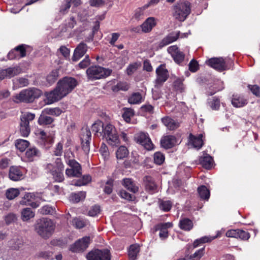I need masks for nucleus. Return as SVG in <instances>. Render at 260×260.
Returning a JSON list of instances; mask_svg holds the SVG:
<instances>
[{"mask_svg":"<svg viewBox=\"0 0 260 260\" xmlns=\"http://www.w3.org/2000/svg\"><path fill=\"white\" fill-rule=\"evenodd\" d=\"M205 253V248L203 247L196 252L193 254L190 255L188 257L191 260H199Z\"/></svg>","mask_w":260,"mask_h":260,"instance_id":"nucleus-54","label":"nucleus"},{"mask_svg":"<svg viewBox=\"0 0 260 260\" xmlns=\"http://www.w3.org/2000/svg\"><path fill=\"white\" fill-rule=\"evenodd\" d=\"M20 194V191L17 188H11L7 190L6 192V196L8 199L11 200H13Z\"/></svg>","mask_w":260,"mask_h":260,"instance_id":"nucleus-45","label":"nucleus"},{"mask_svg":"<svg viewBox=\"0 0 260 260\" xmlns=\"http://www.w3.org/2000/svg\"><path fill=\"white\" fill-rule=\"evenodd\" d=\"M80 139L82 149L86 152L88 153L90 150V141L91 139V132L87 127L82 128Z\"/></svg>","mask_w":260,"mask_h":260,"instance_id":"nucleus-14","label":"nucleus"},{"mask_svg":"<svg viewBox=\"0 0 260 260\" xmlns=\"http://www.w3.org/2000/svg\"><path fill=\"white\" fill-rule=\"evenodd\" d=\"M86 258L87 260H111L110 251L108 249H96L89 252Z\"/></svg>","mask_w":260,"mask_h":260,"instance_id":"nucleus-9","label":"nucleus"},{"mask_svg":"<svg viewBox=\"0 0 260 260\" xmlns=\"http://www.w3.org/2000/svg\"><path fill=\"white\" fill-rule=\"evenodd\" d=\"M54 119L50 116L45 114H41L38 119V123L40 125H48L51 124Z\"/></svg>","mask_w":260,"mask_h":260,"instance_id":"nucleus-48","label":"nucleus"},{"mask_svg":"<svg viewBox=\"0 0 260 260\" xmlns=\"http://www.w3.org/2000/svg\"><path fill=\"white\" fill-rule=\"evenodd\" d=\"M89 243V237H83V238L78 240L74 244L71 245L70 250L74 252H80L83 251L88 247Z\"/></svg>","mask_w":260,"mask_h":260,"instance_id":"nucleus-15","label":"nucleus"},{"mask_svg":"<svg viewBox=\"0 0 260 260\" xmlns=\"http://www.w3.org/2000/svg\"><path fill=\"white\" fill-rule=\"evenodd\" d=\"M112 72L111 69H106L99 66H91L86 70L87 76L91 80L105 78L109 76Z\"/></svg>","mask_w":260,"mask_h":260,"instance_id":"nucleus-5","label":"nucleus"},{"mask_svg":"<svg viewBox=\"0 0 260 260\" xmlns=\"http://www.w3.org/2000/svg\"><path fill=\"white\" fill-rule=\"evenodd\" d=\"M209 105L212 110H217L220 106V100L217 98L213 97L212 100L209 102Z\"/></svg>","mask_w":260,"mask_h":260,"instance_id":"nucleus-57","label":"nucleus"},{"mask_svg":"<svg viewBox=\"0 0 260 260\" xmlns=\"http://www.w3.org/2000/svg\"><path fill=\"white\" fill-rule=\"evenodd\" d=\"M38 135L45 144H51L53 142L54 140L53 137L47 136L44 131L39 130Z\"/></svg>","mask_w":260,"mask_h":260,"instance_id":"nucleus-41","label":"nucleus"},{"mask_svg":"<svg viewBox=\"0 0 260 260\" xmlns=\"http://www.w3.org/2000/svg\"><path fill=\"white\" fill-rule=\"evenodd\" d=\"M44 112L48 115L58 116L62 113V111L59 108H46Z\"/></svg>","mask_w":260,"mask_h":260,"instance_id":"nucleus-56","label":"nucleus"},{"mask_svg":"<svg viewBox=\"0 0 260 260\" xmlns=\"http://www.w3.org/2000/svg\"><path fill=\"white\" fill-rule=\"evenodd\" d=\"M77 84L78 82L75 78L65 77L57 82L56 86L63 96H66L72 92Z\"/></svg>","mask_w":260,"mask_h":260,"instance_id":"nucleus-7","label":"nucleus"},{"mask_svg":"<svg viewBox=\"0 0 260 260\" xmlns=\"http://www.w3.org/2000/svg\"><path fill=\"white\" fill-rule=\"evenodd\" d=\"M9 178L14 181H18L24 178L23 169L20 167L11 166L9 168Z\"/></svg>","mask_w":260,"mask_h":260,"instance_id":"nucleus-18","label":"nucleus"},{"mask_svg":"<svg viewBox=\"0 0 260 260\" xmlns=\"http://www.w3.org/2000/svg\"><path fill=\"white\" fill-rule=\"evenodd\" d=\"M122 184L127 190L133 193H136L139 191V187L135 182L131 178H124L122 180Z\"/></svg>","mask_w":260,"mask_h":260,"instance_id":"nucleus-30","label":"nucleus"},{"mask_svg":"<svg viewBox=\"0 0 260 260\" xmlns=\"http://www.w3.org/2000/svg\"><path fill=\"white\" fill-rule=\"evenodd\" d=\"M177 143L175 136L167 135L162 137L160 140L161 146L165 149H169L174 147Z\"/></svg>","mask_w":260,"mask_h":260,"instance_id":"nucleus-25","label":"nucleus"},{"mask_svg":"<svg viewBox=\"0 0 260 260\" xmlns=\"http://www.w3.org/2000/svg\"><path fill=\"white\" fill-rule=\"evenodd\" d=\"M232 104L235 107H242L247 104V100L241 95H233L232 100Z\"/></svg>","mask_w":260,"mask_h":260,"instance_id":"nucleus-31","label":"nucleus"},{"mask_svg":"<svg viewBox=\"0 0 260 260\" xmlns=\"http://www.w3.org/2000/svg\"><path fill=\"white\" fill-rule=\"evenodd\" d=\"M100 207L99 205L92 206L88 212V215L90 216H95L100 212Z\"/></svg>","mask_w":260,"mask_h":260,"instance_id":"nucleus-63","label":"nucleus"},{"mask_svg":"<svg viewBox=\"0 0 260 260\" xmlns=\"http://www.w3.org/2000/svg\"><path fill=\"white\" fill-rule=\"evenodd\" d=\"M172 226L173 224L171 222L161 223L156 226V230L168 231V229L172 227Z\"/></svg>","mask_w":260,"mask_h":260,"instance_id":"nucleus-60","label":"nucleus"},{"mask_svg":"<svg viewBox=\"0 0 260 260\" xmlns=\"http://www.w3.org/2000/svg\"><path fill=\"white\" fill-rule=\"evenodd\" d=\"M35 196L32 193H26L20 201V204L22 205H27L31 201L35 199Z\"/></svg>","mask_w":260,"mask_h":260,"instance_id":"nucleus-49","label":"nucleus"},{"mask_svg":"<svg viewBox=\"0 0 260 260\" xmlns=\"http://www.w3.org/2000/svg\"><path fill=\"white\" fill-rule=\"evenodd\" d=\"M59 77V71L58 70L52 71L46 77L47 81L50 84L54 83Z\"/></svg>","mask_w":260,"mask_h":260,"instance_id":"nucleus-44","label":"nucleus"},{"mask_svg":"<svg viewBox=\"0 0 260 260\" xmlns=\"http://www.w3.org/2000/svg\"><path fill=\"white\" fill-rule=\"evenodd\" d=\"M179 35L180 31H175L170 33L159 42L158 44L159 47L161 48L176 41L179 38Z\"/></svg>","mask_w":260,"mask_h":260,"instance_id":"nucleus-23","label":"nucleus"},{"mask_svg":"<svg viewBox=\"0 0 260 260\" xmlns=\"http://www.w3.org/2000/svg\"><path fill=\"white\" fill-rule=\"evenodd\" d=\"M135 139L137 142L144 146L146 149L150 150L153 149V145L147 134L144 133H140L137 134Z\"/></svg>","mask_w":260,"mask_h":260,"instance_id":"nucleus-17","label":"nucleus"},{"mask_svg":"<svg viewBox=\"0 0 260 260\" xmlns=\"http://www.w3.org/2000/svg\"><path fill=\"white\" fill-rule=\"evenodd\" d=\"M40 156V151L35 147L29 148L25 152V158L28 161H32L36 158L39 157Z\"/></svg>","mask_w":260,"mask_h":260,"instance_id":"nucleus-29","label":"nucleus"},{"mask_svg":"<svg viewBox=\"0 0 260 260\" xmlns=\"http://www.w3.org/2000/svg\"><path fill=\"white\" fill-rule=\"evenodd\" d=\"M73 224L77 229H81L85 226L86 222L83 219L75 218L73 220Z\"/></svg>","mask_w":260,"mask_h":260,"instance_id":"nucleus-58","label":"nucleus"},{"mask_svg":"<svg viewBox=\"0 0 260 260\" xmlns=\"http://www.w3.org/2000/svg\"><path fill=\"white\" fill-rule=\"evenodd\" d=\"M203 134H200L197 136L190 134L188 137V144L199 150L204 145Z\"/></svg>","mask_w":260,"mask_h":260,"instance_id":"nucleus-20","label":"nucleus"},{"mask_svg":"<svg viewBox=\"0 0 260 260\" xmlns=\"http://www.w3.org/2000/svg\"><path fill=\"white\" fill-rule=\"evenodd\" d=\"M154 162L158 165L163 164L165 161V155L160 152H156L154 154Z\"/></svg>","mask_w":260,"mask_h":260,"instance_id":"nucleus-55","label":"nucleus"},{"mask_svg":"<svg viewBox=\"0 0 260 260\" xmlns=\"http://www.w3.org/2000/svg\"><path fill=\"white\" fill-rule=\"evenodd\" d=\"M129 87V85L126 82H119L116 85L111 87V90L113 92H116L119 90L127 91Z\"/></svg>","mask_w":260,"mask_h":260,"instance_id":"nucleus-39","label":"nucleus"},{"mask_svg":"<svg viewBox=\"0 0 260 260\" xmlns=\"http://www.w3.org/2000/svg\"><path fill=\"white\" fill-rule=\"evenodd\" d=\"M216 237H211V236H204L201 237L200 239L196 240L193 243V246L194 248H196L199 246L200 244L205 243L206 242H210L214 240Z\"/></svg>","mask_w":260,"mask_h":260,"instance_id":"nucleus-43","label":"nucleus"},{"mask_svg":"<svg viewBox=\"0 0 260 260\" xmlns=\"http://www.w3.org/2000/svg\"><path fill=\"white\" fill-rule=\"evenodd\" d=\"M172 206V203L170 201L162 200L159 203L160 209L165 212L169 211L171 210Z\"/></svg>","mask_w":260,"mask_h":260,"instance_id":"nucleus-53","label":"nucleus"},{"mask_svg":"<svg viewBox=\"0 0 260 260\" xmlns=\"http://www.w3.org/2000/svg\"><path fill=\"white\" fill-rule=\"evenodd\" d=\"M55 230L53 221L47 218H43L38 221L36 230L37 233L44 239L49 238Z\"/></svg>","mask_w":260,"mask_h":260,"instance_id":"nucleus-3","label":"nucleus"},{"mask_svg":"<svg viewBox=\"0 0 260 260\" xmlns=\"http://www.w3.org/2000/svg\"><path fill=\"white\" fill-rule=\"evenodd\" d=\"M45 102L48 105L56 102L64 97L57 86L53 90L45 92Z\"/></svg>","mask_w":260,"mask_h":260,"instance_id":"nucleus-13","label":"nucleus"},{"mask_svg":"<svg viewBox=\"0 0 260 260\" xmlns=\"http://www.w3.org/2000/svg\"><path fill=\"white\" fill-rule=\"evenodd\" d=\"M42 94V92L41 90L36 88H29L22 90L19 94H16L14 97V101L16 103H32Z\"/></svg>","mask_w":260,"mask_h":260,"instance_id":"nucleus-2","label":"nucleus"},{"mask_svg":"<svg viewBox=\"0 0 260 260\" xmlns=\"http://www.w3.org/2000/svg\"><path fill=\"white\" fill-rule=\"evenodd\" d=\"M216 237H211V236H204L201 237L200 239L196 240L193 243V246L194 248H196L199 246L200 244L205 243L206 242H210L214 240Z\"/></svg>","mask_w":260,"mask_h":260,"instance_id":"nucleus-42","label":"nucleus"},{"mask_svg":"<svg viewBox=\"0 0 260 260\" xmlns=\"http://www.w3.org/2000/svg\"><path fill=\"white\" fill-rule=\"evenodd\" d=\"M87 50V45L81 42L75 48L72 59L73 61H77L83 57Z\"/></svg>","mask_w":260,"mask_h":260,"instance_id":"nucleus-22","label":"nucleus"},{"mask_svg":"<svg viewBox=\"0 0 260 260\" xmlns=\"http://www.w3.org/2000/svg\"><path fill=\"white\" fill-rule=\"evenodd\" d=\"M73 3L76 7L81 4L80 0H64L63 3L61 4L59 8V13L61 14H66L71 6V4Z\"/></svg>","mask_w":260,"mask_h":260,"instance_id":"nucleus-28","label":"nucleus"},{"mask_svg":"<svg viewBox=\"0 0 260 260\" xmlns=\"http://www.w3.org/2000/svg\"><path fill=\"white\" fill-rule=\"evenodd\" d=\"M213 158L208 154L200 158V162L202 166L205 169H210L211 168L213 163Z\"/></svg>","mask_w":260,"mask_h":260,"instance_id":"nucleus-32","label":"nucleus"},{"mask_svg":"<svg viewBox=\"0 0 260 260\" xmlns=\"http://www.w3.org/2000/svg\"><path fill=\"white\" fill-rule=\"evenodd\" d=\"M156 78L155 80V87H160L167 81L169 73L165 64H160L156 70Z\"/></svg>","mask_w":260,"mask_h":260,"instance_id":"nucleus-11","label":"nucleus"},{"mask_svg":"<svg viewBox=\"0 0 260 260\" xmlns=\"http://www.w3.org/2000/svg\"><path fill=\"white\" fill-rule=\"evenodd\" d=\"M66 162L71 167L66 170V174L68 176L79 177L82 175L81 166L76 160L69 159L66 160Z\"/></svg>","mask_w":260,"mask_h":260,"instance_id":"nucleus-10","label":"nucleus"},{"mask_svg":"<svg viewBox=\"0 0 260 260\" xmlns=\"http://www.w3.org/2000/svg\"><path fill=\"white\" fill-rule=\"evenodd\" d=\"M21 71V69L18 66L0 70V80H3L5 78L10 79L19 74Z\"/></svg>","mask_w":260,"mask_h":260,"instance_id":"nucleus-16","label":"nucleus"},{"mask_svg":"<svg viewBox=\"0 0 260 260\" xmlns=\"http://www.w3.org/2000/svg\"><path fill=\"white\" fill-rule=\"evenodd\" d=\"M123 110L124 112L122 114V117L126 122H129L131 121V117L134 115V111L133 109L128 108H124Z\"/></svg>","mask_w":260,"mask_h":260,"instance_id":"nucleus-51","label":"nucleus"},{"mask_svg":"<svg viewBox=\"0 0 260 260\" xmlns=\"http://www.w3.org/2000/svg\"><path fill=\"white\" fill-rule=\"evenodd\" d=\"M100 152L104 158H107L109 156V152L107 146L104 143L101 144Z\"/></svg>","mask_w":260,"mask_h":260,"instance_id":"nucleus-62","label":"nucleus"},{"mask_svg":"<svg viewBox=\"0 0 260 260\" xmlns=\"http://www.w3.org/2000/svg\"><path fill=\"white\" fill-rule=\"evenodd\" d=\"M156 25L155 18L150 17L148 18L141 25L142 31L147 33L151 31L152 28Z\"/></svg>","mask_w":260,"mask_h":260,"instance_id":"nucleus-27","label":"nucleus"},{"mask_svg":"<svg viewBox=\"0 0 260 260\" xmlns=\"http://www.w3.org/2000/svg\"><path fill=\"white\" fill-rule=\"evenodd\" d=\"M91 180V177L89 175H84L82 179L77 180L73 182L72 184L77 186H81L86 185Z\"/></svg>","mask_w":260,"mask_h":260,"instance_id":"nucleus-47","label":"nucleus"},{"mask_svg":"<svg viewBox=\"0 0 260 260\" xmlns=\"http://www.w3.org/2000/svg\"><path fill=\"white\" fill-rule=\"evenodd\" d=\"M116 154L117 159H122L128 155V151L126 147L123 146H121L116 151Z\"/></svg>","mask_w":260,"mask_h":260,"instance_id":"nucleus-46","label":"nucleus"},{"mask_svg":"<svg viewBox=\"0 0 260 260\" xmlns=\"http://www.w3.org/2000/svg\"><path fill=\"white\" fill-rule=\"evenodd\" d=\"M168 52L171 54L175 62L180 63L184 59V54L181 52L177 46L173 45L168 47Z\"/></svg>","mask_w":260,"mask_h":260,"instance_id":"nucleus-19","label":"nucleus"},{"mask_svg":"<svg viewBox=\"0 0 260 260\" xmlns=\"http://www.w3.org/2000/svg\"><path fill=\"white\" fill-rule=\"evenodd\" d=\"M91 130L98 137H102L111 146H118L120 139L115 127L110 123L104 124L101 120H97L91 126Z\"/></svg>","mask_w":260,"mask_h":260,"instance_id":"nucleus-1","label":"nucleus"},{"mask_svg":"<svg viewBox=\"0 0 260 260\" xmlns=\"http://www.w3.org/2000/svg\"><path fill=\"white\" fill-rule=\"evenodd\" d=\"M200 197L203 200H208L210 197V191L205 185H202L198 188Z\"/></svg>","mask_w":260,"mask_h":260,"instance_id":"nucleus-38","label":"nucleus"},{"mask_svg":"<svg viewBox=\"0 0 260 260\" xmlns=\"http://www.w3.org/2000/svg\"><path fill=\"white\" fill-rule=\"evenodd\" d=\"M248 89L257 97H260V87L257 85H248Z\"/></svg>","mask_w":260,"mask_h":260,"instance_id":"nucleus-59","label":"nucleus"},{"mask_svg":"<svg viewBox=\"0 0 260 260\" xmlns=\"http://www.w3.org/2000/svg\"><path fill=\"white\" fill-rule=\"evenodd\" d=\"M179 35L180 31H175L170 33L159 42L158 44L159 47L161 48L176 41L179 38Z\"/></svg>","mask_w":260,"mask_h":260,"instance_id":"nucleus-24","label":"nucleus"},{"mask_svg":"<svg viewBox=\"0 0 260 260\" xmlns=\"http://www.w3.org/2000/svg\"><path fill=\"white\" fill-rule=\"evenodd\" d=\"M191 4L188 1L176 4L173 7V16L180 21H184L191 12Z\"/></svg>","mask_w":260,"mask_h":260,"instance_id":"nucleus-6","label":"nucleus"},{"mask_svg":"<svg viewBox=\"0 0 260 260\" xmlns=\"http://www.w3.org/2000/svg\"><path fill=\"white\" fill-rule=\"evenodd\" d=\"M86 197V192L80 191L78 193H72L71 199L72 201L75 203H78L80 201L84 200Z\"/></svg>","mask_w":260,"mask_h":260,"instance_id":"nucleus-50","label":"nucleus"},{"mask_svg":"<svg viewBox=\"0 0 260 260\" xmlns=\"http://www.w3.org/2000/svg\"><path fill=\"white\" fill-rule=\"evenodd\" d=\"M35 212L29 208L23 209L21 211V218L23 221H26L35 216Z\"/></svg>","mask_w":260,"mask_h":260,"instance_id":"nucleus-35","label":"nucleus"},{"mask_svg":"<svg viewBox=\"0 0 260 260\" xmlns=\"http://www.w3.org/2000/svg\"><path fill=\"white\" fill-rule=\"evenodd\" d=\"M147 8H148V6L145 5L142 7L137 8L135 11L134 18L137 20L142 19L144 15V11Z\"/></svg>","mask_w":260,"mask_h":260,"instance_id":"nucleus-52","label":"nucleus"},{"mask_svg":"<svg viewBox=\"0 0 260 260\" xmlns=\"http://www.w3.org/2000/svg\"><path fill=\"white\" fill-rule=\"evenodd\" d=\"M238 238L242 240H247L250 238V234L247 231L238 229Z\"/></svg>","mask_w":260,"mask_h":260,"instance_id":"nucleus-61","label":"nucleus"},{"mask_svg":"<svg viewBox=\"0 0 260 260\" xmlns=\"http://www.w3.org/2000/svg\"><path fill=\"white\" fill-rule=\"evenodd\" d=\"M45 169L48 173L51 174L56 182H60L63 181L64 165L60 158L56 159L55 166L51 164H47Z\"/></svg>","mask_w":260,"mask_h":260,"instance_id":"nucleus-4","label":"nucleus"},{"mask_svg":"<svg viewBox=\"0 0 260 260\" xmlns=\"http://www.w3.org/2000/svg\"><path fill=\"white\" fill-rule=\"evenodd\" d=\"M179 225L181 229L186 231H189L193 228V222L189 219L184 218L180 220Z\"/></svg>","mask_w":260,"mask_h":260,"instance_id":"nucleus-34","label":"nucleus"},{"mask_svg":"<svg viewBox=\"0 0 260 260\" xmlns=\"http://www.w3.org/2000/svg\"><path fill=\"white\" fill-rule=\"evenodd\" d=\"M143 183L145 190L150 193L155 192L157 190V185L154 178L151 176L146 175L143 177Z\"/></svg>","mask_w":260,"mask_h":260,"instance_id":"nucleus-21","label":"nucleus"},{"mask_svg":"<svg viewBox=\"0 0 260 260\" xmlns=\"http://www.w3.org/2000/svg\"><path fill=\"white\" fill-rule=\"evenodd\" d=\"M138 68V64L134 63L129 64L126 69V73L128 75H132L134 74Z\"/></svg>","mask_w":260,"mask_h":260,"instance_id":"nucleus-64","label":"nucleus"},{"mask_svg":"<svg viewBox=\"0 0 260 260\" xmlns=\"http://www.w3.org/2000/svg\"><path fill=\"white\" fill-rule=\"evenodd\" d=\"M161 121L167 129L170 131L175 130L180 126V123L178 121L169 116L161 118Z\"/></svg>","mask_w":260,"mask_h":260,"instance_id":"nucleus-26","label":"nucleus"},{"mask_svg":"<svg viewBox=\"0 0 260 260\" xmlns=\"http://www.w3.org/2000/svg\"><path fill=\"white\" fill-rule=\"evenodd\" d=\"M144 101L142 95L140 92H134L128 98V103L130 104H139Z\"/></svg>","mask_w":260,"mask_h":260,"instance_id":"nucleus-33","label":"nucleus"},{"mask_svg":"<svg viewBox=\"0 0 260 260\" xmlns=\"http://www.w3.org/2000/svg\"><path fill=\"white\" fill-rule=\"evenodd\" d=\"M207 64L215 70L221 72L226 70L227 66L223 57H213L206 61Z\"/></svg>","mask_w":260,"mask_h":260,"instance_id":"nucleus-12","label":"nucleus"},{"mask_svg":"<svg viewBox=\"0 0 260 260\" xmlns=\"http://www.w3.org/2000/svg\"><path fill=\"white\" fill-rule=\"evenodd\" d=\"M14 86L16 88H21L29 84L28 80L23 77L17 78L13 80Z\"/></svg>","mask_w":260,"mask_h":260,"instance_id":"nucleus-37","label":"nucleus"},{"mask_svg":"<svg viewBox=\"0 0 260 260\" xmlns=\"http://www.w3.org/2000/svg\"><path fill=\"white\" fill-rule=\"evenodd\" d=\"M16 148L21 152L24 151L29 146V142L23 139H18L15 143Z\"/></svg>","mask_w":260,"mask_h":260,"instance_id":"nucleus-36","label":"nucleus"},{"mask_svg":"<svg viewBox=\"0 0 260 260\" xmlns=\"http://www.w3.org/2000/svg\"><path fill=\"white\" fill-rule=\"evenodd\" d=\"M139 252V246L136 244L131 245L128 250V256L130 260H135Z\"/></svg>","mask_w":260,"mask_h":260,"instance_id":"nucleus-40","label":"nucleus"},{"mask_svg":"<svg viewBox=\"0 0 260 260\" xmlns=\"http://www.w3.org/2000/svg\"><path fill=\"white\" fill-rule=\"evenodd\" d=\"M35 117L34 113L26 112L23 113L20 118V133L22 137H27L30 132L29 122L32 121Z\"/></svg>","mask_w":260,"mask_h":260,"instance_id":"nucleus-8","label":"nucleus"}]
</instances>
